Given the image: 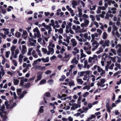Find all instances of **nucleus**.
Here are the masks:
<instances>
[{"mask_svg":"<svg viewBox=\"0 0 121 121\" xmlns=\"http://www.w3.org/2000/svg\"><path fill=\"white\" fill-rule=\"evenodd\" d=\"M23 55L22 54H20L19 56L18 57V61L20 63H22L23 61V59L24 58Z\"/></svg>","mask_w":121,"mask_h":121,"instance_id":"nucleus-10","label":"nucleus"},{"mask_svg":"<svg viewBox=\"0 0 121 121\" xmlns=\"http://www.w3.org/2000/svg\"><path fill=\"white\" fill-rule=\"evenodd\" d=\"M33 48H30L28 49V52L27 53V55H31V52L32 51Z\"/></svg>","mask_w":121,"mask_h":121,"instance_id":"nucleus-47","label":"nucleus"},{"mask_svg":"<svg viewBox=\"0 0 121 121\" xmlns=\"http://www.w3.org/2000/svg\"><path fill=\"white\" fill-rule=\"evenodd\" d=\"M116 9L115 8H112L111 9V10L112 12V13L115 14L116 13Z\"/></svg>","mask_w":121,"mask_h":121,"instance_id":"nucleus-41","label":"nucleus"},{"mask_svg":"<svg viewBox=\"0 0 121 121\" xmlns=\"http://www.w3.org/2000/svg\"><path fill=\"white\" fill-rule=\"evenodd\" d=\"M110 41L109 40H106L105 41L104 43L102 45V46L105 47L106 46H109V43Z\"/></svg>","mask_w":121,"mask_h":121,"instance_id":"nucleus-23","label":"nucleus"},{"mask_svg":"<svg viewBox=\"0 0 121 121\" xmlns=\"http://www.w3.org/2000/svg\"><path fill=\"white\" fill-rule=\"evenodd\" d=\"M90 17L91 19V20L92 21H94L95 20V17L92 15H91L90 16Z\"/></svg>","mask_w":121,"mask_h":121,"instance_id":"nucleus-50","label":"nucleus"},{"mask_svg":"<svg viewBox=\"0 0 121 121\" xmlns=\"http://www.w3.org/2000/svg\"><path fill=\"white\" fill-rule=\"evenodd\" d=\"M2 30L4 31V34L5 35L8 34L9 33V29H8L4 28L2 29Z\"/></svg>","mask_w":121,"mask_h":121,"instance_id":"nucleus-26","label":"nucleus"},{"mask_svg":"<svg viewBox=\"0 0 121 121\" xmlns=\"http://www.w3.org/2000/svg\"><path fill=\"white\" fill-rule=\"evenodd\" d=\"M5 104L7 108L8 109H10L13 108V107H15L16 104V103H14L13 105V107H10L8 104V102L7 101L5 102Z\"/></svg>","mask_w":121,"mask_h":121,"instance_id":"nucleus-5","label":"nucleus"},{"mask_svg":"<svg viewBox=\"0 0 121 121\" xmlns=\"http://www.w3.org/2000/svg\"><path fill=\"white\" fill-rule=\"evenodd\" d=\"M38 42L42 45H43V43L42 42V39L41 38H39L38 39Z\"/></svg>","mask_w":121,"mask_h":121,"instance_id":"nucleus-58","label":"nucleus"},{"mask_svg":"<svg viewBox=\"0 0 121 121\" xmlns=\"http://www.w3.org/2000/svg\"><path fill=\"white\" fill-rule=\"evenodd\" d=\"M116 48L118 50H117V52H121V45L118 44L116 46Z\"/></svg>","mask_w":121,"mask_h":121,"instance_id":"nucleus-13","label":"nucleus"},{"mask_svg":"<svg viewBox=\"0 0 121 121\" xmlns=\"http://www.w3.org/2000/svg\"><path fill=\"white\" fill-rule=\"evenodd\" d=\"M115 66L119 69H121V65L120 64L116 63L115 64Z\"/></svg>","mask_w":121,"mask_h":121,"instance_id":"nucleus-42","label":"nucleus"},{"mask_svg":"<svg viewBox=\"0 0 121 121\" xmlns=\"http://www.w3.org/2000/svg\"><path fill=\"white\" fill-rule=\"evenodd\" d=\"M66 8L68 9V11H70V13H72L73 12V10H72L71 8H70V7L69 6L67 5L66 6Z\"/></svg>","mask_w":121,"mask_h":121,"instance_id":"nucleus-35","label":"nucleus"},{"mask_svg":"<svg viewBox=\"0 0 121 121\" xmlns=\"http://www.w3.org/2000/svg\"><path fill=\"white\" fill-rule=\"evenodd\" d=\"M48 51L47 52V54L48 55H49L50 54H52L54 52V50L53 48H48Z\"/></svg>","mask_w":121,"mask_h":121,"instance_id":"nucleus-6","label":"nucleus"},{"mask_svg":"<svg viewBox=\"0 0 121 121\" xmlns=\"http://www.w3.org/2000/svg\"><path fill=\"white\" fill-rule=\"evenodd\" d=\"M41 60L44 62H47L49 61V58L48 57H47L46 58H42L41 59Z\"/></svg>","mask_w":121,"mask_h":121,"instance_id":"nucleus-27","label":"nucleus"},{"mask_svg":"<svg viewBox=\"0 0 121 121\" xmlns=\"http://www.w3.org/2000/svg\"><path fill=\"white\" fill-rule=\"evenodd\" d=\"M34 34V37L35 38L37 37L38 38H39L41 36V35L40 34V32L39 30L38 31L36 32Z\"/></svg>","mask_w":121,"mask_h":121,"instance_id":"nucleus-20","label":"nucleus"},{"mask_svg":"<svg viewBox=\"0 0 121 121\" xmlns=\"http://www.w3.org/2000/svg\"><path fill=\"white\" fill-rule=\"evenodd\" d=\"M5 109V107L4 105H3L2 106L0 109V115L1 117H2L4 116L3 114L5 115L7 114L8 112L6 111H4Z\"/></svg>","mask_w":121,"mask_h":121,"instance_id":"nucleus-2","label":"nucleus"},{"mask_svg":"<svg viewBox=\"0 0 121 121\" xmlns=\"http://www.w3.org/2000/svg\"><path fill=\"white\" fill-rule=\"evenodd\" d=\"M97 60V55H94L92 57H89L88 59L89 63L93 64L95 63Z\"/></svg>","mask_w":121,"mask_h":121,"instance_id":"nucleus-1","label":"nucleus"},{"mask_svg":"<svg viewBox=\"0 0 121 121\" xmlns=\"http://www.w3.org/2000/svg\"><path fill=\"white\" fill-rule=\"evenodd\" d=\"M79 107V105L76 103H73V106L71 107V109L72 110H74L77 108Z\"/></svg>","mask_w":121,"mask_h":121,"instance_id":"nucleus-16","label":"nucleus"},{"mask_svg":"<svg viewBox=\"0 0 121 121\" xmlns=\"http://www.w3.org/2000/svg\"><path fill=\"white\" fill-rule=\"evenodd\" d=\"M113 29L112 30V34L114 35V31H115L117 30V26L115 25H113Z\"/></svg>","mask_w":121,"mask_h":121,"instance_id":"nucleus-31","label":"nucleus"},{"mask_svg":"<svg viewBox=\"0 0 121 121\" xmlns=\"http://www.w3.org/2000/svg\"><path fill=\"white\" fill-rule=\"evenodd\" d=\"M16 47L14 45H13L11 48V51H14L16 49Z\"/></svg>","mask_w":121,"mask_h":121,"instance_id":"nucleus-49","label":"nucleus"},{"mask_svg":"<svg viewBox=\"0 0 121 121\" xmlns=\"http://www.w3.org/2000/svg\"><path fill=\"white\" fill-rule=\"evenodd\" d=\"M53 41L52 40H51L50 42L49 45L48 46V48H52L55 47V45L53 43Z\"/></svg>","mask_w":121,"mask_h":121,"instance_id":"nucleus-12","label":"nucleus"},{"mask_svg":"<svg viewBox=\"0 0 121 121\" xmlns=\"http://www.w3.org/2000/svg\"><path fill=\"white\" fill-rule=\"evenodd\" d=\"M46 81V80L45 79H43L40 81L39 84V85L40 84H42L43 83L45 82Z\"/></svg>","mask_w":121,"mask_h":121,"instance_id":"nucleus-61","label":"nucleus"},{"mask_svg":"<svg viewBox=\"0 0 121 121\" xmlns=\"http://www.w3.org/2000/svg\"><path fill=\"white\" fill-rule=\"evenodd\" d=\"M65 50L64 46H62V47L61 49H60V53H63L65 51Z\"/></svg>","mask_w":121,"mask_h":121,"instance_id":"nucleus-63","label":"nucleus"},{"mask_svg":"<svg viewBox=\"0 0 121 121\" xmlns=\"http://www.w3.org/2000/svg\"><path fill=\"white\" fill-rule=\"evenodd\" d=\"M106 107L107 111L109 112H111L110 110L112 108V107L110 106L108 104H106Z\"/></svg>","mask_w":121,"mask_h":121,"instance_id":"nucleus-24","label":"nucleus"},{"mask_svg":"<svg viewBox=\"0 0 121 121\" xmlns=\"http://www.w3.org/2000/svg\"><path fill=\"white\" fill-rule=\"evenodd\" d=\"M72 99V97L71 96H69L66 97L64 98H62L61 99L62 100H66L67 99H69V100H71Z\"/></svg>","mask_w":121,"mask_h":121,"instance_id":"nucleus-39","label":"nucleus"},{"mask_svg":"<svg viewBox=\"0 0 121 121\" xmlns=\"http://www.w3.org/2000/svg\"><path fill=\"white\" fill-rule=\"evenodd\" d=\"M77 82L78 84H82L83 83V81H82V79L80 78H78L76 79Z\"/></svg>","mask_w":121,"mask_h":121,"instance_id":"nucleus-28","label":"nucleus"},{"mask_svg":"<svg viewBox=\"0 0 121 121\" xmlns=\"http://www.w3.org/2000/svg\"><path fill=\"white\" fill-rule=\"evenodd\" d=\"M70 27H68V26H67V25L66 26V30L65 32L66 33H69V28Z\"/></svg>","mask_w":121,"mask_h":121,"instance_id":"nucleus-55","label":"nucleus"},{"mask_svg":"<svg viewBox=\"0 0 121 121\" xmlns=\"http://www.w3.org/2000/svg\"><path fill=\"white\" fill-rule=\"evenodd\" d=\"M97 31L99 35H100L102 33L101 30L99 29H97Z\"/></svg>","mask_w":121,"mask_h":121,"instance_id":"nucleus-54","label":"nucleus"},{"mask_svg":"<svg viewBox=\"0 0 121 121\" xmlns=\"http://www.w3.org/2000/svg\"><path fill=\"white\" fill-rule=\"evenodd\" d=\"M27 51V48L25 45H23L22 46V49L21 53L22 54H24Z\"/></svg>","mask_w":121,"mask_h":121,"instance_id":"nucleus-8","label":"nucleus"},{"mask_svg":"<svg viewBox=\"0 0 121 121\" xmlns=\"http://www.w3.org/2000/svg\"><path fill=\"white\" fill-rule=\"evenodd\" d=\"M10 54V51H6L5 52V56L6 58H8L9 57V55Z\"/></svg>","mask_w":121,"mask_h":121,"instance_id":"nucleus-34","label":"nucleus"},{"mask_svg":"<svg viewBox=\"0 0 121 121\" xmlns=\"http://www.w3.org/2000/svg\"><path fill=\"white\" fill-rule=\"evenodd\" d=\"M72 5L73 7L74 8H75L76 6H77L78 4L75 1H73L72 2Z\"/></svg>","mask_w":121,"mask_h":121,"instance_id":"nucleus-33","label":"nucleus"},{"mask_svg":"<svg viewBox=\"0 0 121 121\" xmlns=\"http://www.w3.org/2000/svg\"><path fill=\"white\" fill-rule=\"evenodd\" d=\"M44 96H45L47 97H50L51 96L50 93L49 92H46L45 93L44 95Z\"/></svg>","mask_w":121,"mask_h":121,"instance_id":"nucleus-52","label":"nucleus"},{"mask_svg":"<svg viewBox=\"0 0 121 121\" xmlns=\"http://www.w3.org/2000/svg\"><path fill=\"white\" fill-rule=\"evenodd\" d=\"M12 61L14 65L15 66H17V63L16 61L14 59L12 60Z\"/></svg>","mask_w":121,"mask_h":121,"instance_id":"nucleus-57","label":"nucleus"},{"mask_svg":"<svg viewBox=\"0 0 121 121\" xmlns=\"http://www.w3.org/2000/svg\"><path fill=\"white\" fill-rule=\"evenodd\" d=\"M78 63V60H76V58L75 57H74L72 60L71 61V64H77Z\"/></svg>","mask_w":121,"mask_h":121,"instance_id":"nucleus-19","label":"nucleus"},{"mask_svg":"<svg viewBox=\"0 0 121 121\" xmlns=\"http://www.w3.org/2000/svg\"><path fill=\"white\" fill-rule=\"evenodd\" d=\"M66 24V22L65 21H64L62 24L61 26V27L63 28H65V26Z\"/></svg>","mask_w":121,"mask_h":121,"instance_id":"nucleus-40","label":"nucleus"},{"mask_svg":"<svg viewBox=\"0 0 121 121\" xmlns=\"http://www.w3.org/2000/svg\"><path fill=\"white\" fill-rule=\"evenodd\" d=\"M19 52V50L17 49L15 51V54L14 55L13 57L14 58H16L17 57V55Z\"/></svg>","mask_w":121,"mask_h":121,"instance_id":"nucleus-22","label":"nucleus"},{"mask_svg":"<svg viewBox=\"0 0 121 121\" xmlns=\"http://www.w3.org/2000/svg\"><path fill=\"white\" fill-rule=\"evenodd\" d=\"M98 49V51H97L96 52V53L97 54H99L100 53L103 51V49L101 47L99 48Z\"/></svg>","mask_w":121,"mask_h":121,"instance_id":"nucleus-36","label":"nucleus"},{"mask_svg":"<svg viewBox=\"0 0 121 121\" xmlns=\"http://www.w3.org/2000/svg\"><path fill=\"white\" fill-rule=\"evenodd\" d=\"M98 69V71L99 73H100V75L101 76H102L103 74L105 73V71L104 70H103L102 69L99 68Z\"/></svg>","mask_w":121,"mask_h":121,"instance_id":"nucleus-11","label":"nucleus"},{"mask_svg":"<svg viewBox=\"0 0 121 121\" xmlns=\"http://www.w3.org/2000/svg\"><path fill=\"white\" fill-rule=\"evenodd\" d=\"M75 38L79 42H82L83 41V40L81 38H80L79 36H75Z\"/></svg>","mask_w":121,"mask_h":121,"instance_id":"nucleus-37","label":"nucleus"},{"mask_svg":"<svg viewBox=\"0 0 121 121\" xmlns=\"http://www.w3.org/2000/svg\"><path fill=\"white\" fill-rule=\"evenodd\" d=\"M82 17H83V18H85V19L86 18H89V16L85 14H84L82 16Z\"/></svg>","mask_w":121,"mask_h":121,"instance_id":"nucleus-53","label":"nucleus"},{"mask_svg":"<svg viewBox=\"0 0 121 121\" xmlns=\"http://www.w3.org/2000/svg\"><path fill=\"white\" fill-rule=\"evenodd\" d=\"M42 74L41 72H40L37 75V79L35 80V81L36 82L41 80L42 78Z\"/></svg>","mask_w":121,"mask_h":121,"instance_id":"nucleus-9","label":"nucleus"},{"mask_svg":"<svg viewBox=\"0 0 121 121\" xmlns=\"http://www.w3.org/2000/svg\"><path fill=\"white\" fill-rule=\"evenodd\" d=\"M105 82V79L102 78L100 80L98 81L97 85L98 86L102 87H103L105 85V84H104Z\"/></svg>","mask_w":121,"mask_h":121,"instance_id":"nucleus-3","label":"nucleus"},{"mask_svg":"<svg viewBox=\"0 0 121 121\" xmlns=\"http://www.w3.org/2000/svg\"><path fill=\"white\" fill-rule=\"evenodd\" d=\"M54 82L53 80L52 79L49 80L48 82L50 84H52Z\"/></svg>","mask_w":121,"mask_h":121,"instance_id":"nucleus-56","label":"nucleus"},{"mask_svg":"<svg viewBox=\"0 0 121 121\" xmlns=\"http://www.w3.org/2000/svg\"><path fill=\"white\" fill-rule=\"evenodd\" d=\"M69 85L70 86H74L75 84L74 83V81L73 80H71L69 82Z\"/></svg>","mask_w":121,"mask_h":121,"instance_id":"nucleus-38","label":"nucleus"},{"mask_svg":"<svg viewBox=\"0 0 121 121\" xmlns=\"http://www.w3.org/2000/svg\"><path fill=\"white\" fill-rule=\"evenodd\" d=\"M92 47H94L92 49V51H93L97 49L99 45V43L96 41H94L92 44Z\"/></svg>","mask_w":121,"mask_h":121,"instance_id":"nucleus-4","label":"nucleus"},{"mask_svg":"<svg viewBox=\"0 0 121 121\" xmlns=\"http://www.w3.org/2000/svg\"><path fill=\"white\" fill-rule=\"evenodd\" d=\"M90 88V87L88 86H84L83 89H87L88 90H89Z\"/></svg>","mask_w":121,"mask_h":121,"instance_id":"nucleus-62","label":"nucleus"},{"mask_svg":"<svg viewBox=\"0 0 121 121\" xmlns=\"http://www.w3.org/2000/svg\"><path fill=\"white\" fill-rule=\"evenodd\" d=\"M116 48L118 50H117V52H121V45L118 44L116 46Z\"/></svg>","mask_w":121,"mask_h":121,"instance_id":"nucleus-15","label":"nucleus"},{"mask_svg":"<svg viewBox=\"0 0 121 121\" xmlns=\"http://www.w3.org/2000/svg\"><path fill=\"white\" fill-rule=\"evenodd\" d=\"M83 36L86 39H88V40H90L91 39L90 36V35L88 36V34L87 33L84 34Z\"/></svg>","mask_w":121,"mask_h":121,"instance_id":"nucleus-18","label":"nucleus"},{"mask_svg":"<svg viewBox=\"0 0 121 121\" xmlns=\"http://www.w3.org/2000/svg\"><path fill=\"white\" fill-rule=\"evenodd\" d=\"M75 67V65L74 64L73 65H70V69L69 70V72H71L72 70V69L73 68Z\"/></svg>","mask_w":121,"mask_h":121,"instance_id":"nucleus-48","label":"nucleus"},{"mask_svg":"<svg viewBox=\"0 0 121 121\" xmlns=\"http://www.w3.org/2000/svg\"><path fill=\"white\" fill-rule=\"evenodd\" d=\"M84 74H85L84 71L78 73V74L80 76H83Z\"/></svg>","mask_w":121,"mask_h":121,"instance_id":"nucleus-60","label":"nucleus"},{"mask_svg":"<svg viewBox=\"0 0 121 121\" xmlns=\"http://www.w3.org/2000/svg\"><path fill=\"white\" fill-rule=\"evenodd\" d=\"M99 68H100L99 66L96 65L94 66L93 68H92V70H95L97 68V70L98 71V69Z\"/></svg>","mask_w":121,"mask_h":121,"instance_id":"nucleus-45","label":"nucleus"},{"mask_svg":"<svg viewBox=\"0 0 121 121\" xmlns=\"http://www.w3.org/2000/svg\"><path fill=\"white\" fill-rule=\"evenodd\" d=\"M74 51L72 52V53L73 55H76L77 53H79V51L78 49L77 48L75 47L73 48Z\"/></svg>","mask_w":121,"mask_h":121,"instance_id":"nucleus-21","label":"nucleus"},{"mask_svg":"<svg viewBox=\"0 0 121 121\" xmlns=\"http://www.w3.org/2000/svg\"><path fill=\"white\" fill-rule=\"evenodd\" d=\"M116 48L118 50H117V52H121V45L118 44L116 46Z\"/></svg>","mask_w":121,"mask_h":121,"instance_id":"nucleus-14","label":"nucleus"},{"mask_svg":"<svg viewBox=\"0 0 121 121\" xmlns=\"http://www.w3.org/2000/svg\"><path fill=\"white\" fill-rule=\"evenodd\" d=\"M83 20L84 21V23L86 25V27L88 25L89 23V21L88 20L85 18H83Z\"/></svg>","mask_w":121,"mask_h":121,"instance_id":"nucleus-25","label":"nucleus"},{"mask_svg":"<svg viewBox=\"0 0 121 121\" xmlns=\"http://www.w3.org/2000/svg\"><path fill=\"white\" fill-rule=\"evenodd\" d=\"M72 45L73 47L76 46L77 44V42L76 40L74 39H72L70 40Z\"/></svg>","mask_w":121,"mask_h":121,"instance_id":"nucleus-7","label":"nucleus"},{"mask_svg":"<svg viewBox=\"0 0 121 121\" xmlns=\"http://www.w3.org/2000/svg\"><path fill=\"white\" fill-rule=\"evenodd\" d=\"M5 73L4 70L0 71V74L2 75V76H3L4 74Z\"/></svg>","mask_w":121,"mask_h":121,"instance_id":"nucleus-59","label":"nucleus"},{"mask_svg":"<svg viewBox=\"0 0 121 121\" xmlns=\"http://www.w3.org/2000/svg\"><path fill=\"white\" fill-rule=\"evenodd\" d=\"M65 78V76L64 75H63L62 76L61 78L59 79V80L60 81H62Z\"/></svg>","mask_w":121,"mask_h":121,"instance_id":"nucleus-64","label":"nucleus"},{"mask_svg":"<svg viewBox=\"0 0 121 121\" xmlns=\"http://www.w3.org/2000/svg\"><path fill=\"white\" fill-rule=\"evenodd\" d=\"M91 46L90 45H89L87 47H84L83 49L85 51H87V50H90L91 48Z\"/></svg>","mask_w":121,"mask_h":121,"instance_id":"nucleus-32","label":"nucleus"},{"mask_svg":"<svg viewBox=\"0 0 121 121\" xmlns=\"http://www.w3.org/2000/svg\"><path fill=\"white\" fill-rule=\"evenodd\" d=\"M15 35L17 37H19L21 35V34L18 32H17L15 33Z\"/></svg>","mask_w":121,"mask_h":121,"instance_id":"nucleus-51","label":"nucleus"},{"mask_svg":"<svg viewBox=\"0 0 121 121\" xmlns=\"http://www.w3.org/2000/svg\"><path fill=\"white\" fill-rule=\"evenodd\" d=\"M19 81L17 79L14 78L13 79V83L14 85H17L18 84Z\"/></svg>","mask_w":121,"mask_h":121,"instance_id":"nucleus-30","label":"nucleus"},{"mask_svg":"<svg viewBox=\"0 0 121 121\" xmlns=\"http://www.w3.org/2000/svg\"><path fill=\"white\" fill-rule=\"evenodd\" d=\"M96 19L97 21H99L100 20V18L99 17H102V15L101 14H99V15H96Z\"/></svg>","mask_w":121,"mask_h":121,"instance_id":"nucleus-46","label":"nucleus"},{"mask_svg":"<svg viewBox=\"0 0 121 121\" xmlns=\"http://www.w3.org/2000/svg\"><path fill=\"white\" fill-rule=\"evenodd\" d=\"M95 116L93 114L91 115V117L87 118L86 121H94V120H91L95 118Z\"/></svg>","mask_w":121,"mask_h":121,"instance_id":"nucleus-17","label":"nucleus"},{"mask_svg":"<svg viewBox=\"0 0 121 121\" xmlns=\"http://www.w3.org/2000/svg\"><path fill=\"white\" fill-rule=\"evenodd\" d=\"M83 79L84 80H87V82H88L89 81V79H88V77L87 75H84Z\"/></svg>","mask_w":121,"mask_h":121,"instance_id":"nucleus-44","label":"nucleus"},{"mask_svg":"<svg viewBox=\"0 0 121 121\" xmlns=\"http://www.w3.org/2000/svg\"><path fill=\"white\" fill-rule=\"evenodd\" d=\"M107 36V33L106 32H104L103 34V38L104 39H105L106 38Z\"/></svg>","mask_w":121,"mask_h":121,"instance_id":"nucleus-43","label":"nucleus"},{"mask_svg":"<svg viewBox=\"0 0 121 121\" xmlns=\"http://www.w3.org/2000/svg\"><path fill=\"white\" fill-rule=\"evenodd\" d=\"M35 68L37 69H40L42 70L45 68V67H41L39 65H36L35 67Z\"/></svg>","mask_w":121,"mask_h":121,"instance_id":"nucleus-29","label":"nucleus"}]
</instances>
